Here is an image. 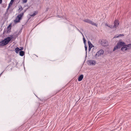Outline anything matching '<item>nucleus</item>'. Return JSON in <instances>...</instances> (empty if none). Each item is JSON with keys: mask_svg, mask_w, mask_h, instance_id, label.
<instances>
[{"mask_svg": "<svg viewBox=\"0 0 131 131\" xmlns=\"http://www.w3.org/2000/svg\"><path fill=\"white\" fill-rule=\"evenodd\" d=\"M12 38L9 37H8L5 39L3 40L0 42V45L4 46L7 44L11 40Z\"/></svg>", "mask_w": 131, "mask_h": 131, "instance_id": "nucleus-1", "label": "nucleus"}, {"mask_svg": "<svg viewBox=\"0 0 131 131\" xmlns=\"http://www.w3.org/2000/svg\"><path fill=\"white\" fill-rule=\"evenodd\" d=\"M25 12L26 10H25L24 12L18 15L17 16L15 19L14 20V22L15 23L19 22L20 20L21 19L23 15L24 12Z\"/></svg>", "mask_w": 131, "mask_h": 131, "instance_id": "nucleus-2", "label": "nucleus"}, {"mask_svg": "<svg viewBox=\"0 0 131 131\" xmlns=\"http://www.w3.org/2000/svg\"><path fill=\"white\" fill-rule=\"evenodd\" d=\"M83 21L85 22L91 24L92 25H94L97 27V25L96 23H94V22L89 19H85L83 20Z\"/></svg>", "mask_w": 131, "mask_h": 131, "instance_id": "nucleus-3", "label": "nucleus"}, {"mask_svg": "<svg viewBox=\"0 0 131 131\" xmlns=\"http://www.w3.org/2000/svg\"><path fill=\"white\" fill-rule=\"evenodd\" d=\"M104 53V51L102 49H101L98 51L95 54V58H97L101 55L103 54Z\"/></svg>", "mask_w": 131, "mask_h": 131, "instance_id": "nucleus-4", "label": "nucleus"}, {"mask_svg": "<svg viewBox=\"0 0 131 131\" xmlns=\"http://www.w3.org/2000/svg\"><path fill=\"white\" fill-rule=\"evenodd\" d=\"M125 43L123 42L119 41L118 43L116 46L117 48H121L122 46H124Z\"/></svg>", "mask_w": 131, "mask_h": 131, "instance_id": "nucleus-5", "label": "nucleus"}, {"mask_svg": "<svg viewBox=\"0 0 131 131\" xmlns=\"http://www.w3.org/2000/svg\"><path fill=\"white\" fill-rule=\"evenodd\" d=\"M101 44L104 46H106L108 45V42L106 40H103L101 41Z\"/></svg>", "mask_w": 131, "mask_h": 131, "instance_id": "nucleus-6", "label": "nucleus"}, {"mask_svg": "<svg viewBox=\"0 0 131 131\" xmlns=\"http://www.w3.org/2000/svg\"><path fill=\"white\" fill-rule=\"evenodd\" d=\"M89 64L90 65H94L96 63V62L95 60H92L88 61Z\"/></svg>", "mask_w": 131, "mask_h": 131, "instance_id": "nucleus-7", "label": "nucleus"}, {"mask_svg": "<svg viewBox=\"0 0 131 131\" xmlns=\"http://www.w3.org/2000/svg\"><path fill=\"white\" fill-rule=\"evenodd\" d=\"M88 43L89 44V51H90L91 50V48L93 47L92 44L91 43L90 41H88Z\"/></svg>", "mask_w": 131, "mask_h": 131, "instance_id": "nucleus-8", "label": "nucleus"}, {"mask_svg": "<svg viewBox=\"0 0 131 131\" xmlns=\"http://www.w3.org/2000/svg\"><path fill=\"white\" fill-rule=\"evenodd\" d=\"M125 44L124 46L121 49V50L123 51L124 52L128 49V48H127Z\"/></svg>", "mask_w": 131, "mask_h": 131, "instance_id": "nucleus-9", "label": "nucleus"}, {"mask_svg": "<svg viewBox=\"0 0 131 131\" xmlns=\"http://www.w3.org/2000/svg\"><path fill=\"white\" fill-rule=\"evenodd\" d=\"M83 78V75L82 74L78 78V80L79 81H81L82 80Z\"/></svg>", "mask_w": 131, "mask_h": 131, "instance_id": "nucleus-10", "label": "nucleus"}, {"mask_svg": "<svg viewBox=\"0 0 131 131\" xmlns=\"http://www.w3.org/2000/svg\"><path fill=\"white\" fill-rule=\"evenodd\" d=\"M119 24V22L118 20H115V28L117 27Z\"/></svg>", "mask_w": 131, "mask_h": 131, "instance_id": "nucleus-11", "label": "nucleus"}, {"mask_svg": "<svg viewBox=\"0 0 131 131\" xmlns=\"http://www.w3.org/2000/svg\"><path fill=\"white\" fill-rule=\"evenodd\" d=\"M79 31L81 34L83 36V39L84 43L85 45V43H86V41L85 40V38L84 37V35H83V34H82V33L79 30Z\"/></svg>", "mask_w": 131, "mask_h": 131, "instance_id": "nucleus-12", "label": "nucleus"}, {"mask_svg": "<svg viewBox=\"0 0 131 131\" xmlns=\"http://www.w3.org/2000/svg\"><path fill=\"white\" fill-rule=\"evenodd\" d=\"M18 7L19 9H18V11L19 12L21 11L23 9V8L22 7V6H19Z\"/></svg>", "mask_w": 131, "mask_h": 131, "instance_id": "nucleus-13", "label": "nucleus"}, {"mask_svg": "<svg viewBox=\"0 0 131 131\" xmlns=\"http://www.w3.org/2000/svg\"><path fill=\"white\" fill-rule=\"evenodd\" d=\"M15 50L16 53H18L19 51L20 50V49L17 47L15 49Z\"/></svg>", "mask_w": 131, "mask_h": 131, "instance_id": "nucleus-14", "label": "nucleus"}, {"mask_svg": "<svg viewBox=\"0 0 131 131\" xmlns=\"http://www.w3.org/2000/svg\"><path fill=\"white\" fill-rule=\"evenodd\" d=\"M24 52L23 51H21L19 52V55L20 56H22L24 54Z\"/></svg>", "mask_w": 131, "mask_h": 131, "instance_id": "nucleus-15", "label": "nucleus"}, {"mask_svg": "<svg viewBox=\"0 0 131 131\" xmlns=\"http://www.w3.org/2000/svg\"><path fill=\"white\" fill-rule=\"evenodd\" d=\"M124 36V34H120L118 36H117V35H116V36H115V37H121V36Z\"/></svg>", "mask_w": 131, "mask_h": 131, "instance_id": "nucleus-16", "label": "nucleus"}, {"mask_svg": "<svg viewBox=\"0 0 131 131\" xmlns=\"http://www.w3.org/2000/svg\"><path fill=\"white\" fill-rule=\"evenodd\" d=\"M38 13L37 12L35 11V12L33 14H32L30 16H35L36 14H37Z\"/></svg>", "mask_w": 131, "mask_h": 131, "instance_id": "nucleus-17", "label": "nucleus"}, {"mask_svg": "<svg viewBox=\"0 0 131 131\" xmlns=\"http://www.w3.org/2000/svg\"><path fill=\"white\" fill-rule=\"evenodd\" d=\"M126 46L127 48H128V49H130L131 48V44H129L128 45H126Z\"/></svg>", "mask_w": 131, "mask_h": 131, "instance_id": "nucleus-18", "label": "nucleus"}, {"mask_svg": "<svg viewBox=\"0 0 131 131\" xmlns=\"http://www.w3.org/2000/svg\"><path fill=\"white\" fill-rule=\"evenodd\" d=\"M14 1V0H11L9 4V5H12V3Z\"/></svg>", "mask_w": 131, "mask_h": 131, "instance_id": "nucleus-19", "label": "nucleus"}, {"mask_svg": "<svg viewBox=\"0 0 131 131\" xmlns=\"http://www.w3.org/2000/svg\"><path fill=\"white\" fill-rule=\"evenodd\" d=\"M27 0H22L23 2V3H26L27 2Z\"/></svg>", "mask_w": 131, "mask_h": 131, "instance_id": "nucleus-20", "label": "nucleus"}, {"mask_svg": "<svg viewBox=\"0 0 131 131\" xmlns=\"http://www.w3.org/2000/svg\"><path fill=\"white\" fill-rule=\"evenodd\" d=\"M108 27H109L110 28H113L114 27V26H108Z\"/></svg>", "mask_w": 131, "mask_h": 131, "instance_id": "nucleus-21", "label": "nucleus"}, {"mask_svg": "<svg viewBox=\"0 0 131 131\" xmlns=\"http://www.w3.org/2000/svg\"><path fill=\"white\" fill-rule=\"evenodd\" d=\"M85 45V51H87V47Z\"/></svg>", "mask_w": 131, "mask_h": 131, "instance_id": "nucleus-22", "label": "nucleus"}, {"mask_svg": "<svg viewBox=\"0 0 131 131\" xmlns=\"http://www.w3.org/2000/svg\"><path fill=\"white\" fill-rule=\"evenodd\" d=\"M23 47H20V50H23Z\"/></svg>", "mask_w": 131, "mask_h": 131, "instance_id": "nucleus-23", "label": "nucleus"}, {"mask_svg": "<svg viewBox=\"0 0 131 131\" xmlns=\"http://www.w3.org/2000/svg\"><path fill=\"white\" fill-rule=\"evenodd\" d=\"M2 2V0H0V4H1Z\"/></svg>", "mask_w": 131, "mask_h": 131, "instance_id": "nucleus-24", "label": "nucleus"}, {"mask_svg": "<svg viewBox=\"0 0 131 131\" xmlns=\"http://www.w3.org/2000/svg\"><path fill=\"white\" fill-rule=\"evenodd\" d=\"M105 25L106 26H108V25L107 24H105Z\"/></svg>", "mask_w": 131, "mask_h": 131, "instance_id": "nucleus-25", "label": "nucleus"}, {"mask_svg": "<svg viewBox=\"0 0 131 131\" xmlns=\"http://www.w3.org/2000/svg\"><path fill=\"white\" fill-rule=\"evenodd\" d=\"M113 50L114 51H115V47H114V48L113 49Z\"/></svg>", "mask_w": 131, "mask_h": 131, "instance_id": "nucleus-26", "label": "nucleus"}, {"mask_svg": "<svg viewBox=\"0 0 131 131\" xmlns=\"http://www.w3.org/2000/svg\"><path fill=\"white\" fill-rule=\"evenodd\" d=\"M10 26V25H9V26L8 27V28Z\"/></svg>", "mask_w": 131, "mask_h": 131, "instance_id": "nucleus-27", "label": "nucleus"}, {"mask_svg": "<svg viewBox=\"0 0 131 131\" xmlns=\"http://www.w3.org/2000/svg\"><path fill=\"white\" fill-rule=\"evenodd\" d=\"M2 73H1V74H0V75H1L2 74Z\"/></svg>", "mask_w": 131, "mask_h": 131, "instance_id": "nucleus-28", "label": "nucleus"}]
</instances>
